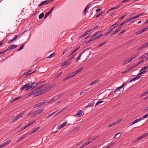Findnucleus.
I'll return each mask as SVG.
<instances>
[{
    "label": "nucleus",
    "mask_w": 148,
    "mask_h": 148,
    "mask_svg": "<svg viewBox=\"0 0 148 148\" xmlns=\"http://www.w3.org/2000/svg\"><path fill=\"white\" fill-rule=\"evenodd\" d=\"M86 90H82L81 92V93H80V95H81V94L82 93H84L85 92H86Z\"/></svg>",
    "instance_id": "59"
},
{
    "label": "nucleus",
    "mask_w": 148,
    "mask_h": 148,
    "mask_svg": "<svg viewBox=\"0 0 148 148\" xmlns=\"http://www.w3.org/2000/svg\"><path fill=\"white\" fill-rule=\"evenodd\" d=\"M148 69V64L145 66L143 67L140 70V71L141 72L142 71H144L145 70L147 69Z\"/></svg>",
    "instance_id": "17"
},
{
    "label": "nucleus",
    "mask_w": 148,
    "mask_h": 148,
    "mask_svg": "<svg viewBox=\"0 0 148 148\" xmlns=\"http://www.w3.org/2000/svg\"><path fill=\"white\" fill-rule=\"evenodd\" d=\"M105 43H106V42H102L98 46V47H100L102 46H103V45Z\"/></svg>",
    "instance_id": "40"
},
{
    "label": "nucleus",
    "mask_w": 148,
    "mask_h": 148,
    "mask_svg": "<svg viewBox=\"0 0 148 148\" xmlns=\"http://www.w3.org/2000/svg\"><path fill=\"white\" fill-rule=\"evenodd\" d=\"M92 29H91L88 30L86 32H85L83 34L81 35V37H83L87 35L88 34L92 31Z\"/></svg>",
    "instance_id": "8"
},
{
    "label": "nucleus",
    "mask_w": 148,
    "mask_h": 148,
    "mask_svg": "<svg viewBox=\"0 0 148 148\" xmlns=\"http://www.w3.org/2000/svg\"><path fill=\"white\" fill-rule=\"evenodd\" d=\"M103 102H104V101H98L96 103V104L95 105V107L98 104H99L101 103H103Z\"/></svg>",
    "instance_id": "36"
},
{
    "label": "nucleus",
    "mask_w": 148,
    "mask_h": 148,
    "mask_svg": "<svg viewBox=\"0 0 148 148\" xmlns=\"http://www.w3.org/2000/svg\"><path fill=\"white\" fill-rule=\"evenodd\" d=\"M125 85V84H122L121 86L118 87L114 91V92H116L118 91H120V90Z\"/></svg>",
    "instance_id": "15"
},
{
    "label": "nucleus",
    "mask_w": 148,
    "mask_h": 148,
    "mask_svg": "<svg viewBox=\"0 0 148 148\" xmlns=\"http://www.w3.org/2000/svg\"><path fill=\"white\" fill-rule=\"evenodd\" d=\"M44 16V14L43 13H41L39 16V18L41 19Z\"/></svg>",
    "instance_id": "28"
},
{
    "label": "nucleus",
    "mask_w": 148,
    "mask_h": 148,
    "mask_svg": "<svg viewBox=\"0 0 148 148\" xmlns=\"http://www.w3.org/2000/svg\"><path fill=\"white\" fill-rule=\"evenodd\" d=\"M35 122V121H32L30 122L29 123V125L30 126V125H32V124H34Z\"/></svg>",
    "instance_id": "42"
},
{
    "label": "nucleus",
    "mask_w": 148,
    "mask_h": 148,
    "mask_svg": "<svg viewBox=\"0 0 148 148\" xmlns=\"http://www.w3.org/2000/svg\"><path fill=\"white\" fill-rule=\"evenodd\" d=\"M41 84V83H40V82L36 83V84L35 85V87H36V86H37L38 85Z\"/></svg>",
    "instance_id": "61"
},
{
    "label": "nucleus",
    "mask_w": 148,
    "mask_h": 148,
    "mask_svg": "<svg viewBox=\"0 0 148 148\" xmlns=\"http://www.w3.org/2000/svg\"><path fill=\"white\" fill-rule=\"evenodd\" d=\"M147 71H143L141 72H140V73H139L138 75H140L143 74H144L145 72H147Z\"/></svg>",
    "instance_id": "41"
},
{
    "label": "nucleus",
    "mask_w": 148,
    "mask_h": 148,
    "mask_svg": "<svg viewBox=\"0 0 148 148\" xmlns=\"http://www.w3.org/2000/svg\"><path fill=\"white\" fill-rule=\"evenodd\" d=\"M113 29V28H110L109 31L107 32L105 34V35L107 36V35L110 33L112 31Z\"/></svg>",
    "instance_id": "21"
},
{
    "label": "nucleus",
    "mask_w": 148,
    "mask_h": 148,
    "mask_svg": "<svg viewBox=\"0 0 148 148\" xmlns=\"http://www.w3.org/2000/svg\"><path fill=\"white\" fill-rule=\"evenodd\" d=\"M138 122L136 119L134 121L132 122V123L130 125H131L135 123Z\"/></svg>",
    "instance_id": "46"
},
{
    "label": "nucleus",
    "mask_w": 148,
    "mask_h": 148,
    "mask_svg": "<svg viewBox=\"0 0 148 148\" xmlns=\"http://www.w3.org/2000/svg\"><path fill=\"white\" fill-rule=\"evenodd\" d=\"M77 73H77V72L76 71H75V72L73 73H72V74H73L72 75H73V76L75 75H76V74H77Z\"/></svg>",
    "instance_id": "51"
},
{
    "label": "nucleus",
    "mask_w": 148,
    "mask_h": 148,
    "mask_svg": "<svg viewBox=\"0 0 148 148\" xmlns=\"http://www.w3.org/2000/svg\"><path fill=\"white\" fill-rule=\"evenodd\" d=\"M83 69V67H82V68H81L80 69H78L77 71V73H79V72L80 71H81Z\"/></svg>",
    "instance_id": "49"
},
{
    "label": "nucleus",
    "mask_w": 148,
    "mask_h": 148,
    "mask_svg": "<svg viewBox=\"0 0 148 148\" xmlns=\"http://www.w3.org/2000/svg\"><path fill=\"white\" fill-rule=\"evenodd\" d=\"M118 25V23H116L112 25L111 27L110 28H113V29L117 25Z\"/></svg>",
    "instance_id": "27"
},
{
    "label": "nucleus",
    "mask_w": 148,
    "mask_h": 148,
    "mask_svg": "<svg viewBox=\"0 0 148 148\" xmlns=\"http://www.w3.org/2000/svg\"><path fill=\"white\" fill-rule=\"evenodd\" d=\"M121 27H119V28H118L113 33L111 34V35H113L115 34L116 33L118 32L119 31L121 30Z\"/></svg>",
    "instance_id": "18"
},
{
    "label": "nucleus",
    "mask_w": 148,
    "mask_h": 148,
    "mask_svg": "<svg viewBox=\"0 0 148 148\" xmlns=\"http://www.w3.org/2000/svg\"><path fill=\"white\" fill-rule=\"evenodd\" d=\"M94 102H91L89 103L87 105L85 106V107L87 108L88 107H91L92 106Z\"/></svg>",
    "instance_id": "23"
},
{
    "label": "nucleus",
    "mask_w": 148,
    "mask_h": 148,
    "mask_svg": "<svg viewBox=\"0 0 148 148\" xmlns=\"http://www.w3.org/2000/svg\"><path fill=\"white\" fill-rule=\"evenodd\" d=\"M112 144H111L110 145H108V147H107L106 148H109L110 147L112 146Z\"/></svg>",
    "instance_id": "63"
},
{
    "label": "nucleus",
    "mask_w": 148,
    "mask_h": 148,
    "mask_svg": "<svg viewBox=\"0 0 148 148\" xmlns=\"http://www.w3.org/2000/svg\"><path fill=\"white\" fill-rule=\"evenodd\" d=\"M28 134V133H27L23 135L22 136V137H21L20 138L18 139L16 141L17 142H18L21 141V140H22V139L25 138L27 136V135Z\"/></svg>",
    "instance_id": "5"
},
{
    "label": "nucleus",
    "mask_w": 148,
    "mask_h": 148,
    "mask_svg": "<svg viewBox=\"0 0 148 148\" xmlns=\"http://www.w3.org/2000/svg\"><path fill=\"white\" fill-rule=\"evenodd\" d=\"M98 38V37L97 36H95L92 38L93 40H96Z\"/></svg>",
    "instance_id": "52"
},
{
    "label": "nucleus",
    "mask_w": 148,
    "mask_h": 148,
    "mask_svg": "<svg viewBox=\"0 0 148 148\" xmlns=\"http://www.w3.org/2000/svg\"><path fill=\"white\" fill-rule=\"evenodd\" d=\"M44 110L42 109H41L40 110H38L36 111V114H39L41 113Z\"/></svg>",
    "instance_id": "26"
},
{
    "label": "nucleus",
    "mask_w": 148,
    "mask_h": 148,
    "mask_svg": "<svg viewBox=\"0 0 148 148\" xmlns=\"http://www.w3.org/2000/svg\"><path fill=\"white\" fill-rule=\"evenodd\" d=\"M99 80L97 79V80H95L94 81L92 82L89 85L90 86L92 85L93 84H96L97 83H98L99 82Z\"/></svg>",
    "instance_id": "20"
},
{
    "label": "nucleus",
    "mask_w": 148,
    "mask_h": 148,
    "mask_svg": "<svg viewBox=\"0 0 148 148\" xmlns=\"http://www.w3.org/2000/svg\"><path fill=\"white\" fill-rule=\"evenodd\" d=\"M55 55V54L54 53H52L48 57V58H51L53 57Z\"/></svg>",
    "instance_id": "34"
},
{
    "label": "nucleus",
    "mask_w": 148,
    "mask_h": 148,
    "mask_svg": "<svg viewBox=\"0 0 148 148\" xmlns=\"http://www.w3.org/2000/svg\"><path fill=\"white\" fill-rule=\"evenodd\" d=\"M120 133H117L116 134V135H115V136H114V138H115V137H117V138H118L120 136Z\"/></svg>",
    "instance_id": "31"
},
{
    "label": "nucleus",
    "mask_w": 148,
    "mask_h": 148,
    "mask_svg": "<svg viewBox=\"0 0 148 148\" xmlns=\"http://www.w3.org/2000/svg\"><path fill=\"white\" fill-rule=\"evenodd\" d=\"M66 124H67V122H64L62 124H61L60 126L58 128V129H60L61 128H63L66 125Z\"/></svg>",
    "instance_id": "14"
},
{
    "label": "nucleus",
    "mask_w": 148,
    "mask_h": 148,
    "mask_svg": "<svg viewBox=\"0 0 148 148\" xmlns=\"http://www.w3.org/2000/svg\"><path fill=\"white\" fill-rule=\"evenodd\" d=\"M79 48H78L76 49H75V50H74L71 54L70 55H72V54H73L76 51L79 49Z\"/></svg>",
    "instance_id": "45"
},
{
    "label": "nucleus",
    "mask_w": 148,
    "mask_h": 148,
    "mask_svg": "<svg viewBox=\"0 0 148 148\" xmlns=\"http://www.w3.org/2000/svg\"><path fill=\"white\" fill-rule=\"evenodd\" d=\"M143 32L142 31V30L139 31H138V32H137L136 33V35H138V34H141V33H142Z\"/></svg>",
    "instance_id": "48"
},
{
    "label": "nucleus",
    "mask_w": 148,
    "mask_h": 148,
    "mask_svg": "<svg viewBox=\"0 0 148 148\" xmlns=\"http://www.w3.org/2000/svg\"><path fill=\"white\" fill-rule=\"evenodd\" d=\"M24 114V113L23 112L22 113L18 115V116H17L16 117L14 118V121H16L18 119L21 117V116H22Z\"/></svg>",
    "instance_id": "4"
},
{
    "label": "nucleus",
    "mask_w": 148,
    "mask_h": 148,
    "mask_svg": "<svg viewBox=\"0 0 148 148\" xmlns=\"http://www.w3.org/2000/svg\"><path fill=\"white\" fill-rule=\"evenodd\" d=\"M76 54H74L73 55H72L70 58L69 59V60H72L73 58H74Z\"/></svg>",
    "instance_id": "35"
},
{
    "label": "nucleus",
    "mask_w": 148,
    "mask_h": 148,
    "mask_svg": "<svg viewBox=\"0 0 148 148\" xmlns=\"http://www.w3.org/2000/svg\"><path fill=\"white\" fill-rule=\"evenodd\" d=\"M147 93H148V90L147 91L145 92L144 93L142 94L141 95V97L144 96H145V95H146L147 94Z\"/></svg>",
    "instance_id": "43"
},
{
    "label": "nucleus",
    "mask_w": 148,
    "mask_h": 148,
    "mask_svg": "<svg viewBox=\"0 0 148 148\" xmlns=\"http://www.w3.org/2000/svg\"><path fill=\"white\" fill-rule=\"evenodd\" d=\"M131 68H129L128 69L125 70L123 71V72L122 73H125L128 72L131 70Z\"/></svg>",
    "instance_id": "25"
},
{
    "label": "nucleus",
    "mask_w": 148,
    "mask_h": 148,
    "mask_svg": "<svg viewBox=\"0 0 148 148\" xmlns=\"http://www.w3.org/2000/svg\"><path fill=\"white\" fill-rule=\"evenodd\" d=\"M54 7H55L54 6H53L51 8V10H50V11L49 12L45 14V16L44 18H46L47 17V16H49V15L50 14L51 12L52 11V10H53V8H54Z\"/></svg>",
    "instance_id": "9"
},
{
    "label": "nucleus",
    "mask_w": 148,
    "mask_h": 148,
    "mask_svg": "<svg viewBox=\"0 0 148 148\" xmlns=\"http://www.w3.org/2000/svg\"><path fill=\"white\" fill-rule=\"evenodd\" d=\"M46 87L45 86V85H42L41 86H40L39 87H38L37 88V90H38L39 89H42L43 87V88H45Z\"/></svg>",
    "instance_id": "24"
},
{
    "label": "nucleus",
    "mask_w": 148,
    "mask_h": 148,
    "mask_svg": "<svg viewBox=\"0 0 148 148\" xmlns=\"http://www.w3.org/2000/svg\"><path fill=\"white\" fill-rule=\"evenodd\" d=\"M27 84H26L24 85L23 86L20 88L21 90H23L25 88V90H29V88L27 86Z\"/></svg>",
    "instance_id": "7"
},
{
    "label": "nucleus",
    "mask_w": 148,
    "mask_h": 148,
    "mask_svg": "<svg viewBox=\"0 0 148 148\" xmlns=\"http://www.w3.org/2000/svg\"><path fill=\"white\" fill-rule=\"evenodd\" d=\"M69 60H68L66 61H65L62 64V66H65V67H66L70 63V62L69 61Z\"/></svg>",
    "instance_id": "12"
},
{
    "label": "nucleus",
    "mask_w": 148,
    "mask_h": 148,
    "mask_svg": "<svg viewBox=\"0 0 148 148\" xmlns=\"http://www.w3.org/2000/svg\"><path fill=\"white\" fill-rule=\"evenodd\" d=\"M25 45H22L21 47H20V48H19V49L17 50V51H19L21 49H22L23 47H24Z\"/></svg>",
    "instance_id": "33"
},
{
    "label": "nucleus",
    "mask_w": 148,
    "mask_h": 148,
    "mask_svg": "<svg viewBox=\"0 0 148 148\" xmlns=\"http://www.w3.org/2000/svg\"><path fill=\"white\" fill-rule=\"evenodd\" d=\"M120 5H118L115 7H114L111 9H110L109 11H110V10H115L118 9L119 8V7Z\"/></svg>",
    "instance_id": "22"
},
{
    "label": "nucleus",
    "mask_w": 148,
    "mask_h": 148,
    "mask_svg": "<svg viewBox=\"0 0 148 148\" xmlns=\"http://www.w3.org/2000/svg\"><path fill=\"white\" fill-rule=\"evenodd\" d=\"M133 19H134V18H133V17H131L127 18L126 20V21L127 23L132 21Z\"/></svg>",
    "instance_id": "19"
},
{
    "label": "nucleus",
    "mask_w": 148,
    "mask_h": 148,
    "mask_svg": "<svg viewBox=\"0 0 148 148\" xmlns=\"http://www.w3.org/2000/svg\"><path fill=\"white\" fill-rule=\"evenodd\" d=\"M104 13V12H100L99 14H97L96 16V18H97V17H99L101 15H102V14H103V13Z\"/></svg>",
    "instance_id": "29"
},
{
    "label": "nucleus",
    "mask_w": 148,
    "mask_h": 148,
    "mask_svg": "<svg viewBox=\"0 0 148 148\" xmlns=\"http://www.w3.org/2000/svg\"><path fill=\"white\" fill-rule=\"evenodd\" d=\"M138 140V138H137V139H135L133 140L132 142L133 143H135Z\"/></svg>",
    "instance_id": "55"
},
{
    "label": "nucleus",
    "mask_w": 148,
    "mask_h": 148,
    "mask_svg": "<svg viewBox=\"0 0 148 148\" xmlns=\"http://www.w3.org/2000/svg\"><path fill=\"white\" fill-rule=\"evenodd\" d=\"M126 23H127V22H126V21H123V23H122L120 24V26H122V25H123L125 24Z\"/></svg>",
    "instance_id": "54"
},
{
    "label": "nucleus",
    "mask_w": 148,
    "mask_h": 148,
    "mask_svg": "<svg viewBox=\"0 0 148 148\" xmlns=\"http://www.w3.org/2000/svg\"><path fill=\"white\" fill-rule=\"evenodd\" d=\"M147 117H148V113L143 116V119L146 118Z\"/></svg>",
    "instance_id": "50"
},
{
    "label": "nucleus",
    "mask_w": 148,
    "mask_h": 148,
    "mask_svg": "<svg viewBox=\"0 0 148 148\" xmlns=\"http://www.w3.org/2000/svg\"><path fill=\"white\" fill-rule=\"evenodd\" d=\"M142 14L137 15L133 17L134 19H135L139 18Z\"/></svg>",
    "instance_id": "32"
},
{
    "label": "nucleus",
    "mask_w": 148,
    "mask_h": 148,
    "mask_svg": "<svg viewBox=\"0 0 148 148\" xmlns=\"http://www.w3.org/2000/svg\"><path fill=\"white\" fill-rule=\"evenodd\" d=\"M82 53H82L80 55H79V56L77 58V59L78 60H79L80 59V57L82 55Z\"/></svg>",
    "instance_id": "62"
},
{
    "label": "nucleus",
    "mask_w": 148,
    "mask_h": 148,
    "mask_svg": "<svg viewBox=\"0 0 148 148\" xmlns=\"http://www.w3.org/2000/svg\"><path fill=\"white\" fill-rule=\"evenodd\" d=\"M122 120V119H120L117 121L116 122V124L120 122Z\"/></svg>",
    "instance_id": "58"
},
{
    "label": "nucleus",
    "mask_w": 148,
    "mask_h": 148,
    "mask_svg": "<svg viewBox=\"0 0 148 148\" xmlns=\"http://www.w3.org/2000/svg\"><path fill=\"white\" fill-rule=\"evenodd\" d=\"M97 137H98V136L95 137L93 139H92V140H91L90 141L91 143L94 140H95L97 138Z\"/></svg>",
    "instance_id": "57"
},
{
    "label": "nucleus",
    "mask_w": 148,
    "mask_h": 148,
    "mask_svg": "<svg viewBox=\"0 0 148 148\" xmlns=\"http://www.w3.org/2000/svg\"><path fill=\"white\" fill-rule=\"evenodd\" d=\"M10 141H11V140H8V141H6L5 142L3 143V144H1L0 145V148H1L3 147H5L8 144L10 143Z\"/></svg>",
    "instance_id": "3"
},
{
    "label": "nucleus",
    "mask_w": 148,
    "mask_h": 148,
    "mask_svg": "<svg viewBox=\"0 0 148 148\" xmlns=\"http://www.w3.org/2000/svg\"><path fill=\"white\" fill-rule=\"evenodd\" d=\"M45 92H44V90H43L41 91H40L38 93V95H40L42 94H43V93H44Z\"/></svg>",
    "instance_id": "37"
},
{
    "label": "nucleus",
    "mask_w": 148,
    "mask_h": 148,
    "mask_svg": "<svg viewBox=\"0 0 148 148\" xmlns=\"http://www.w3.org/2000/svg\"><path fill=\"white\" fill-rule=\"evenodd\" d=\"M141 77V76L139 75H138V76L135 77L134 78H132L130 82H131L133 81H135L136 80H137L138 79L140 78Z\"/></svg>",
    "instance_id": "13"
},
{
    "label": "nucleus",
    "mask_w": 148,
    "mask_h": 148,
    "mask_svg": "<svg viewBox=\"0 0 148 148\" xmlns=\"http://www.w3.org/2000/svg\"><path fill=\"white\" fill-rule=\"evenodd\" d=\"M132 60V58H130L126 60L123 62V64H125L128 62H130Z\"/></svg>",
    "instance_id": "16"
},
{
    "label": "nucleus",
    "mask_w": 148,
    "mask_h": 148,
    "mask_svg": "<svg viewBox=\"0 0 148 148\" xmlns=\"http://www.w3.org/2000/svg\"><path fill=\"white\" fill-rule=\"evenodd\" d=\"M56 111H55V112H53L50 114H49V115H48L47 117V118H49V117H51V116L52 115H53L56 112Z\"/></svg>",
    "instance_id": "38"
},
{
    "label": "nucleus",
    "mask_w": 148,
    "mask_h": 148,
    "mask_svg": "<svg viewBox=\"0 0 148 148\" xmlns=\"http://www.w3.org/2000/svg\"><path fill=\"white\" fill-rule=\"evenodd\" d=\"M147 110H148V106L143 110V112H144Z\"/></svg>",
    "instance_id": "64"
},
{
    "label": "nucleus",
    "mask_w": 148,
    "mask_h": 148,
    "mask_svg": "<svg viewBox=\"0 0 148 148\" xmlns=\"http://www.w3.org/2000/svg\"><path fill=\"white\" fill-rule=\"evenodd\" d=\"M148 46L147 45V43H146L144 44L143 46V48H145L146 47H147Z\"/></svg>",
    "instance_id": "56"
},
{
    "label": "nucleus",
    "mask_w": 148,
    "mask_h": 148,
    "mask_svg": "<svg viewBox=\"0 0 148 148\" xmlns=\"http://www.w3.org/2000/svg\"><path fill=\"white\" fill-rule=\"evenodd\" d=\"M101 32V31H98L96 32L92 36V37L93 36H95L97 35L99 33Z\"/></svg>",
    "instance_id": "30"
},
{
    "label": "nucleus",
    "mask_w": 148,
    "mask_h": 148,
    "mask_svg": "<svg viewBox=\"0 0 148 148\" xmlns=\"http://www.w3.org/2000/svg\"><path fill=\"white\" fill-rule=\"evenodd\" d=\"M126 16V15H123V16H122V17H120L119 19V20H121L123 18H124V17H125V16Z\"/></svg>",
    "instance_id": "53"
},
{
    "label": "nucleus",
    "mask_w": 148,
    "mask_h": 148,
    "mask_svg": "<svg viewBox=\"0 0 148 148\" xmlns=\"http://www.w3.org/2000/svg\"><path fill=\"white\" fill-rule=\"evenodd\" d=\"M17 47V45H12L9 46L8 48L7 49V50L9 51L11 50H13L16 48Z\"/></svg>",
    "instance_id": "2"
},
{
    "label": "nucleus",
    "mask_w": 148,
    "mask_h": 148,
    "mask_svg": "<svg viewBox=\"0 0 148 148\" xmlns=\"http://www.w3.org/2000/svg\"><path fill=\"white\" fill-rule=\"evenodd\" d=\"M84 114V113L82 111L80 110L77 112V113L75 114L74 116L75 117H79L82 116Z\"/></svg>",
    "instance_id": "1"
},
{
    "label": "nucleus",
    "mask_w": 148,
    "mask_h": 148,
    "mask_svg": "<svg viewBox=\"0 0 148 148\" xmlns=\"http://www.w3.org/2000/svg\"><path fill=\"white\" fill-rule=\"evenodd\" d=\"M55 100H53V99H52L51 100H50L49 102H48V103H50L51 102H52L53 101H54Z\"/></svg>",
    "instance_id": "60"
},
{
    "label": "nucleus",
    "mask_w": 148,
    "mask_h": 148,
    "mask_svg": "<svg viewBox=\"0 0 148 148\" xmlns=\"http://www.w3.org/2000/svg\"><path fill=\"white\" fill-rule=\"evenodd\" d=\"M18 35H16L13 38V40H16L17 38H18Z\"/></svg>",
    "instance_id": "44"
},
{
    "label": "nucleus",
    "mask_w": 148,
    "mask_h": 148,
    "mask_svg": "<svg viewBox=\"0 0 148 148\" xmlns=\"http://www.w3.org/2000/svg\"><path fill=\"white\" fill-rule=\"evenodd\" d=\"M35 83L33 82L30 85H29V84H27L28 87L29 88V89L30 88L33 89L34 88H35V86H34V84Z\"/></svg>",
    "instance_id": "6"
},
{
    "label": "nucleus",
    "mask_w": 148,
    "mask_h": 148,
    "mask_svg": "<svg viewBox=\"0 0 148 148\" xmlns=\"http://www.w3.org/2000/svg\"><path fill=\"white\" fill-rule=\"evenodd\" d=\"M40 103H38L37 104L35 105L34 106V108H36V107H40Z\"/></svg>",
    "instance_id": "39"
},
{
    "label": "nucleus",
    "mask_w": 148,
    "mask_h": 148,
    "mask_svg": "<svg viewBox=\"0 0 148 148\" xmlns=\"http://www.w3.org/2000/svg\"><path fill=\"white\" fill-rule=\"evenodd\" d=\"M116 124V123H115V122H114V123H113L112 124H110V125H109L108 126V127H111V126H112L115 125Z\"/></svg>",
    "instance_id": "47"
},
{
    "label": "nucleus",
    "mask_w": 148,
    "mask_h": 148,
    "mask_svg": "<svg viewBox=\"0 0 148 148\" xmlns=\"http://www.w3.org/2000/svg\"><path fill=\"white\" fill-rule=\"evenodd\" d=\"M39 129V127H37L35 129H34L33 130H32L31 132L30 133H29V132L28 133V134H29V135H30L36 132L37 130H38V129Z\"/></svg>",
    "instance_id": "11"
},
{
    "label": "nucleus",
    "mask_w": 148,
    "mask_h": 148,
    "mask_svg": "<svg viewBox=\"0 0 148 148\" xmlns=\"http://www.w3.org/2000/svg\"><path fill=\"white\" fill-rule=\"evenodd\" d=\"M48 3V1L47 0L45 1L40 3L38 5V6L40 7L41 6L43 5L44 4L47 5Z\"/></svg>",
    "instance_id": "10"
}]
</instances>
